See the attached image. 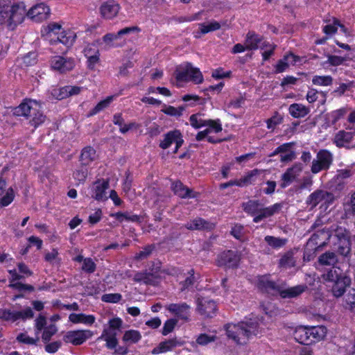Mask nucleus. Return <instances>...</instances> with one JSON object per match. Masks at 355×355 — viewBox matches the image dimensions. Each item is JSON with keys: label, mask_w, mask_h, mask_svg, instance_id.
I'll return each mask as SVG.
<instances>
[{"label": "nucleus", "mask_w": 355, "mask_h": 355, "mask_svg": "<svg viewBox=\"0 0 355 355\" xmlns=\"http://www.w3.org/2000/svg\"><path fill=\"white\" fill-rule=\"evenodd\" d=\"M216 338V337L215 336H210L205 334H202L198 337L196 342L199 345H205L211 342L215 341Z\"/></svg>", "instance_id": "338daca9"}, {"label": "nucleus", "mask_w": 355, "mask_h": 355, "mask_svg": "<svg viewBox=\"0 0 355 355\" xmlns=\"http://www.w3.org/2000/svg\"><path fill=\"white\" fill-rule=\"evenodd\" d=\"M245 45L247 50H255L260 47L267 46L266 42H262V37L254 32H248L246 35Z\"/></svg>", "instance_id": "b1692460"}, {"label": "nucleus", "mask_w": 355, "mask_h": 355, "mask_svg": "<svg viewBox=\"0 0 355 355\" xmlns=\"http://www.w3.org/2000/svg\"><path fill=\"white\" fill-rule=\"evenodd\" d=\"M57 331L58 328L53 324L46 327L42 336L43 342L47 343L51 340V337L57 333Z\"/></svg>", "instance_id": "a18cd8bd"}, {"label": "nucleus", "mask_w": 355, "mask_h": 355, "mask_svg": "<svg viewBox=\"0 0 355 355\" xmlns=\"http://www.w3.org/2000/svg\"><path fill=\"white\" fill-rule=\"evenodd\" d=\"M177 320L175 319H170L166 321L163 327L162 334L166 336L167 334L171 333L175 328V325L177 324Z\"/></svg>", "instance_id": "0e129e2a"}, {"label": "nucleus", "mask_w": 355, "mask_h": 355, "mask_svg": "<svg viewBox=\"0 0 355 355\" xmlns=\"http://www.w3.org/2000/svg\"><path fill=\"white\" fill-rule=\"evenodd\" d=\"M331 234L328 230H320L315 232L307 242V246L318 250L325 246Z\"/></svg>", "instance_id": "9d476101"}, {"label": "nucleus", "mask_w": 355, "mask_h": 355, "mask_svg": "<svg viewBox=\"0 0 355 355\" xmlns=\"http://www.w3.org/2000/svg\"><path fill=\"white\" fill-rule=\"evenodd\" d=\"M338 26H340L341 28H344V26L340 23L339 20L336 18H334L333 24L324 26L323 28V31L327 35L334 34L336 33Z\"/></svg>", "instance_id": "3c124183"}, {"label": "nucleus", "mask_w": 355, "mask_h": 355, "mask_svg": "<svg viewBox=\"0 0 355 355\" xmlns=\"http://www.w3.org/2000/svg\"><path fill=\"white\" fill-rule=\"evenodd\" d=\"M121 295L119 293L105 294L102 296V300L106 302L116 303L121 300Z\"/></svg>", "instance_id": "774afa93"}, {"label": "nucleus", "mask_w": 355, "mask_h": 355, "mask_svg": "<svg viewBox=\"0 0 355 355\" xmlns=\"http://www.w3.org/2000/svg\"><path fill=\"white\" fill-rule=\"evenodd\" d=\"M349 268V263H342V266H334L327 273L322 275V277L325 281L332 283L341 279H345Z\"/></svg>", "instance_id": "f8f14e48"}, {"label": "nucleus", "mask_w": 355, "mask_h": 355, "mask_svg": "<svg viewBox=\"0 0 355 355\" xmlns=\"http://www.w3.org/2000/svg\"><path fill=\"white\" fill-rule=\"evenodd\" d=\"M288 111L293 117L302 118L308 114L309 109L302 104L293 103L289 106Z\"/></svg>", "instance_id": "473e14b6"}, {"label": "nucleus", "mask_w": 355, "mask_h": 355, "mask_svg": "<svg viewBox=\"0 0 355 355\" xmlns=\"http://www.w3.org/2000/svg\"><path fill=\"white\" fill-rule=\"evenodd\" d=\"M113 97L108 96L105 100L100 101L88 114L89 116H94L99 112L107 107L110 103L112 101Z\"/></svg>", "instance_id": "37998d69"}, {"label": "nucleus", "mask_w": 355, "mask_h": 355, "mask_svg": "<svg viewBox=\"0 0 355 355\" xmlns=\"http://www.w3.org/2000/svg\"><path fill=\"white\" fill-rule=\"evenodd\" d=\"M50 8L43 3H37L26 10V17L35 22H42L47 19Z\"/></svg>", "instance_id": "1a4fd4ad"}, {"label": "nucleus", "mask_w": 355, "mask_h": 355, "mask_svg": "<svg viewBox=\"0 0 355 355\" xmlns=\"http://www.w3.org/2000/svg\"><path fill=\"white\" fill-rule=\"evenodd\" d=\"M173 142L175 143L174 153H176L178 148L183 144V139L181 138V133L179 130L171 131L165 135L164 139L161 141L159 146L163 149H166Z\"/></svg>", "instance_id": "a211bd4d"}, {"label": "nucleus", "mask_w": 355, "mask_h": 355, "mask_svg": "<svg viewBox=\"0 0 355 355\" xmlns=\"http://www.w3.org/2000/svg\"><path fill=\"white\" fill-rule=\"evenodd\" d=\"M334 238L336 241L334 242V246L337 254L344 258L349 259L352 243L349 232L345 229L338 227L335 231Z\"/></svg>", "instance_id": "7ed1b4c3"}, {"label": "nucleus", "mask_w": 355, "mask_h": 355, "mask_svg": "<svg viewBox=\"0 0 355 355\" xmlns=\"http://www.w3.org/2000/svg\"><path fill=\"white\" fill-rule=\"evenodd\" d=\"M51 64L53 69L60 73H65L73 69L75 62L71 58L55 56L52 58Z\"/></svg>", "instance_id": "ddd939ff"}, {"label": "nucleus", "mask_w": 355, "mask_h": 355, "mask_svg": "<svg viewBox=\"0 0 355 355\" xmlns=\"http://www.w3.org/2000/svg\"><path fill=\"white\" fill-rule=\"evenodd\" d=\"M171 313L177 316L180 320L184 322L190 320L191 306L187 303L170 304L166 307Z\"/></svg>", "instance_id": "2eb2a0df"}, {"label": "nucleus", "mask_w": 355, "mask_h": 355, "mask_svg": "<svg viewBox=\"0 0 355 355\" xmlns=\"http://www.w3.org/2000/svg\"><path fill=\"white\" fill-rule=\"evenodd\" d=\"M96 158V150L92 147L85 148L80 156L81 165L87 166Z\"/></svg>", "instance_id": "f704fd0d"}, {"label": "nucleus", "mask_w": 355, "mask_h": 355, "mask_svg": "<svg viewBox=\"0 0 355 355\" xmlns=\"http://www.w3.org/2000/svg\"><path fill=\"white\" fill-rule=\"evenodd\" d=\"M104 338L106 341V345L110 349H113L116 347L117 339L116 338V334H110L107 330H104L102 336L99 339Z\"/></svg>", "instance_id": "c03bdc74"}, {"label": "nucleus", "mask_w": 355, "mask_h": 355, "mask_svg": "<svg viewBox=\"0 0 355 355\" xmlns=\"http://www.w3.org/2000/svg\"><path fill=\"white\" fill-rule=\"evenodd\" d=\"M14 199L13 189L10 187L6 190V195L0 198V205L3 207L8 206Z\"/></svg>", "instance_id": "6e6d98bb"}, {"label": "nucleus", "mask_w": 355, "mask_h": 355, "mask_svg": "<svg viewBox=\"0 0 355 355\" xmlns=\"http://www.w3.org/2000/svg\"><path fill=\"white\" fill-rule=\"evenodd\" d=\"M210 129V132L211 131H214L215 132H219L222 130V126L220 123V120H212V119H208L207 120L206 125Z\"/></svg>", "instance_id": "052dcab7"}, {"label": "nucleus", "mask_w": 355, "mask_h": 355, "mask_svg": "<svg viewBox=\"0 0 355 355\" xmlns=\"http://www.w3.org/2000/svg\"><path fill=\"white\" fill-rule=\"evenodd\" d=\"M154 245H147L139 252L136 254L135 259L136 260H143L148 257L154 250Z\"/></svg>", "instance_id": "4d7b16f0"}, {"label": "nucleus", "mask_w": 355, "mask_h": 355, "mask_svg": "<svg viewBox=\"0 0 355 355\" xmlns=\"http://www.w3.org/2000/svg\"><path fill=\"white\" fill-rule=\"evenodd\" d=\"M260 207L261 204L258 200H251L247 202H244L242 204V208L243 209V210L251 215H254L255 214H257Z\"/></svg>", "instance_id": "ea45409f"}, {"label": "nucleus", "mask_w": 355, "mask_h": 355, "mask_svg": "<svg viewBox=\"0 0 355 355\" xmlns=\"http://www.w3.org/2000/svg\"><path fill=\"white\" fill-rule=\"evenodd\" d=\"M337 262L338 257L334 252H325L318 257V263L322 266H335Z\"/></svg>", "instance_id": "e433bc0d"}, {"label": "nucleus", "mask_w": 355, "mask_h": 355, "mask_svg": "<svg viewBox=\"0 0 355 355\" xmlns=\"http://www.w3.org/2000/svg\"><path fill=\"white\" fill-rule=\"evenodd\" d=\"M345 306L349 309L355 306V289L349 288L344 296Z\"/></svg>", "instance_id": "09e8293b"}, {"label": "nucleus", "mask_w": 355, "mask_h": 355, "mask_svg": "<svg viewBox=\"0 0 355 355\" xmlns=\"http://www.w3.org/2000/svg\"><path fill=\"white\" fill-rule=\"evenodd\" d=\"M82 270L88 273H92L96 270V263L91 258H85L83 260Z\"/></svg>", "instance_id": "13d9d810"}, {"label": "nucleus", "mask_w": 355, "mask_h": 355, "mask_svg": "<svg viewBox=\"0 0 355 355\" xmlns=\"http://www.w3.org/2000/svg\"><path fill=\"white\" fill-rule=\"evenodd\" d=\"M26 17V8L23 2L15 0H0V25L15 30Z\"/></svg>", "instance_id": "f257e3e1"}, {"label": "nucleus", "mask_w": 355, "mask_h": 355, "mask_svg": "<svg viewBox=\"0 0 355 355\" xmlns=\"http://www.w3.org/2000/svg\"><path fill=\"white\" fill-rule=\"evenodd\" d=\"M109 188L108 180H98L94 183L92 197L96 200L107 199L106 190Z\"/></svg>", "instance_id": "412c9836"}, {"label": "nucleus", "mask_w": 355, "mask_h": 355, "mask_svg": "<svg viewBox=\"0 0 355 355\" xmlns=\"http://www.w3.org/2000/svg\"><path fill=\"white\" fill-rule=\"evenodd\" d=\"M266 243L272 248H280L285 245L286 240L272 236H266L265 237Z\"/></svg>", "instance_id": "603ef678"}, {"label": "nucleus", "mask_w": 355, "mask_h": 355, "mask_svg": "<svg viewBox=\"0 0 355 355\" xmlns=\"http://www.w3.org/2000/svg\"><path fill=\"white\" fill-rule=\"evenodd\" d=\"M312 83L315 85L329 86L333 83V78L330 76H315L312 79Z\"/></svg>", "instance_id": "de8ad7c7"}, {"label": "nucleus", "mask_w": 355, "mask_h": 355, "mask_svg": "<svg viewBox=\"0 0 355 355\" xmlns=\"http://www.w3.org/2000/svg\"><path fill=\"white\" fill-rule=\"evenodd\" d=\"M311 344L322 340L327 335V328L324 326L309 327Z\"/></svg>", "instance_id": "7c9ffc66"}, {"label": "nucleus", "mask_w": 355, "mask_h": 355, "mask_svg": "<svg viewBox=\"0 0 355 355\" xmlns=\"http://www.w3.org/2000/svg\"><path fill=\"white\" fill-rule=\"evenodd\" d=\"M353 136L354 133L352 132L340 130L336 134L334 141L338 147H343L352 141Z\"/></svg>", "instance_id": "2f4dec72"}, {"label": "nucleus", "mask_w": 355, "mask_h": 355, "mask_svg": "<svg viewBox=\"0 0 355 355\" xmlns=\"http://www.w3.org/2000/svg\"><path fill=\"white\" fill-rule=\"evenodd\" d=\"M69 319L73 323H84L88 324H92L95 321V318L93 315H87L83 313H71L69 315Z\"/></svg>", "instance_id": "4c0bfd02"}, {"label": "nucleus", "mask_w": 355, "mask_h": 355, "mask_svg": "<svg viewBox=\"0 0 355 355\" xmlns=\"http://www.w3.org/2000/svg\"><path fill=\"white\" fill-rule=\"evenodd\" d=\"M39 107V103L33 100H25L19 106L14 109V114L17 116H27L32 112H34Z\"/></svg>", "instance_id": "aec40b11"}, {"label": "nucleus", "mask_w": 355, "mask_h": 355, "mask_svg": "<svg viewBox=\"0 0 355 355\" xmlns=\"http://www.w3.org/2000/svg\"><path fill=\"white\" fill-rule=\"evenodd\" d=\"M333 161L332 154L326 150H321L317 154L316 159L312 163L311 172L317 173L329 168Z\"/></svg>", "instance_id": "0eeeda50"}, {"label": "nucleus", "mask_w": 355, "mask_h": 355, "mask_svg": "<svg viewBox=\"0 0 355 355\" xmlns=\"http://www.w3.org/2000/svg\"><path fill=\"white\" fill-rule=\"evenodd\" d=\"M40 105L39 104V107L34 112H31L28 116H24L27 119H29V123L31 125L35 128L37 127L40 124L44 122L46 119V116L43 114V113L40 110Z\"/></svg>", "instance_id": "c9c22d12"}, {"label": "nucleus", "mask_w": 355, "mask_h": 355, "mask_svg": "<svg viewBox=\"0 0 355 355\" xmlns=\"http://www.w3.org/2000/svg\"><path fill=\"white\" fill-rule=\"evenodd\" d=\"M87 174L88 170L87 166L81 165V166L74 172L73 177L80 182L85 180Z\"/></svg>", "instance_id": "864d4df0"}, {"label": "nucleus", "mask_w": 355, "mask_h": 355, "mask_svg": "<svg viewBox=\"0 0 355 355\" xmlns=\"http://www.w3.org/2000/svg\"><path fill=\"white\" fill-rule=\"evenodd\" d=\"M226 335L237 345H245L249 340L258 333V324L254 322H241L237 324L225 325Z\"/></svg>", "instance_id": "f03ea898"}, {"label": "nucleus", "mask_w": 355, "mask_h": 355, "mask_svg": "<svg viewBox=\"0 0 355 355\" xmlns=\"http://www.w3.org/2000/svg\"><path fill=\"white\" fill-rule=\"evenodd\" d=\"M75 40V36L72 34L67 35L64 31H62L60 34L57 35L55 37L50 39V43L51 44H56L57 43H61L67 46L71 45Z\"/></svg>", "instance_id": "72a5a7b5"}, {"label": "nucleus", "mask_w": 355, "mask_h": 355, "mask_svg": "<svg viewBox=\"0 0 355 355\" xmlns=\"http://www.w3.org/2000/svg\"><path fill=\"white\" fill-rule=\"evenodd\" d=\"M295 339L301 344L310 345V336H309V327H299L294 332Z\"/></svg>", "instance_id": "c756f323"}, {"label": "nucleus", "mask_w": 355, "mask_h": 355, "mask_svg": "<svg viewBox=\"0 0 355 355\" xmlns=\"http://www.w3.org/2000/svg\"><path fill=\"white\" fill-rule=\"evenodd\" d=\"M282 119L283 118L281 115L278 113H275L273 116L266 121L267 128L268 129H274L277 125L282 123Z\"/></svg>", "instance_id": "bf43d9fd"}, {"label": "nucleus", "mask_w": 355, "mask_h": 355, "mask_svg": "<svg viewBox=\"0 0 355 355\" xmlns=\"http://www.w3.org/2000/svg\"><path fill=\"white\" fill-rule=\"evenodd\" d=\"M302 171V165L300 163L295 164L292 167L288 168L282 175L281 184L282 188H285L291 184Z\"/></svg>", "instance_id": "4be33fe9"}, {"label": "nucleus", "mask_w": 355, "mask_h": 355, "mask_svg": "<svg viewBox=\"0 0 355 355\" xmlns=\"http://www.w3.org/2000/svg\"><path fill=\"white\" fill-rule=\"evenodd\" d=\"M189 121L194 128L199 129L206 125L207 120L202 118L200 114H192L189 118Z\"/></svg>", "instance_id": "49530a36"}, {"label": "nucleus", "mask_w": 355, "mask_h": 355, "mask_svg": "<svg viewBox=\"0 0 355 355\" xmlns=\"http://www.w3.org/2000/svg\"><path fill=\"white\" fill-rule=\"evenodd\" d=\"M239 261V255L234 251L227 250L219 254L217 259V265L219 266L234 268L237 266Z\"/></svg>", "instance_id": "f3484780"}, {"label": "nucleus", "mask_w": 355, "mask_h": 355, "mask_svg": "<svg viewBox=\"0 0 355 355\" xmlns=\"http://www.w3.org/2000/svg\"><path fill=\"white\" fill-rule=\"evenodd\" d=\"M196 311L205 318H212L216 311V305L214 300L207 297L198 295L196 299Z\"/></svg>", "instance_id": "423d86ee"}, {"label": "nucleus", "mask_w": 355, "mask_h": 355, "mask_svg": "<svg viewBox=\"0 0 355 355\" xmlns=\"http://www.w3.org/2000/svg\"><path fill=\"white\" fill-rule=\"evenodd\" d=\"M35 329H36V334H39L40 332L44 328H45V326L46 324V317L42 315H40L35 320Z\"/></svg>", "instance_id": "69168bd1"}, {"label": "nucleus", "mask_w": 355, "mask_h": 355, "mask_svg": "<svg viewBox=\"0 0 355 355\" xmlns=\"http://www.w3.org/2000/svg\"><path fill=\"white\" fill-rule=\"evenodd\" d=\"M307 289V286L306 285H297L293 287H290L286 289H283L281 286V291H279V295L283 298H292L296 297L304 292Z\"/></svg>", "instance_id": "c85d7f7f"}, {"label": "nucleus", "mask_w": 355, "mask_h": 355, "mask_svg": "<svg viewBox=\"0 0 355 355\" xmlns=\"http://www.w3.org/2000/svg\"><path fill=\"white\" fill-rule=\"evenodd\" d=\"M185 227L189 230H211L215 227V224L198 218L188 222Z\"/></svg>", "instance_id": "393cba45"}, {"label": "nucleus", "mask_w": 355, "mask_h": 355, "mask_svg": "<svg viewBox=\"0 0 355 355\" xmlns=\"http://www.w3.org/2000/svg\"><path fill=\"white\" fill-rule=\"evenodd\" d=\"M33 316L34 313L30 307H27L21 311H12L10 309H0V319L6 321L15 322L19 319L25 320L32 318Z\"/></svg>", "instance_id": "6e6552de"}, {"label": "nucleus", "mask_w": 355, "mask_h": 355, "mask_svg": "<svg viewBox=\"0 0 355 355\" xmlns=\"http://www.w3.org/2000/svg\"><path fill=\"white\" fill-rule=\"evenodd\" d=\"M9 287L18 290L19 291H34V287L29 284H24L20 282L10 283Z\"/></svg>", "instance_id": "680f3d73"}, {"label": "nucleus", "mask_w": 355, "mask_h": 355, "mask_svg": "<svg viewBox=\"0 0 355 355\" xmlns=\"http://www.w3.org/2000/svg\"><path fill=\"white\" fill-rule=\"evenodd\" d=\"M48 35L49 37H55L61 33L62 26L58 23H51L47 26Z\"/></svg>", "instance_id": "5fc2aeb1"}, {"label": "nucleus", "mask_w": 355, "mask_h": 355, "mask_svg": "<svg viewBox=\"0 0 355 355\" xmlns=\"http://www.w3.org/2000/svg\"><path fill=\"white\" fill-rule=\"evenodd\" d=\"M334 200V196L332 193L322 189H318L309 196L306 204L311 209L315 208L318 205L328 206Z\"/></svg>", "instance_id": "20e7f679"}, {"label": "nucleus", "mask_w": 355, "mask_h": 355, "mask_svg": "<svg viewBox=\"0 0 355 355\" xmlns=\"http://www.w3.org/2000/svg\"><path fill=\"white\" fill-rule=\"evenodd\" d=\"M295 261L292 252L284 254L279 260V266L284 268H290L295 266Z\"/></svg>", "instance_id": "79ce46f5"}, {"label": "nucleus", "mask_w": 355, "mask_h": 355, "mask_svg": "<svg viewBox=\"0 0 355 355\" xmlns=\"http://www.w3.org/2000/svg\"><path fill=\"white\" fill-rule=\"evenodd\" d=\"M120 8V5L116 1L107 0L100 6V12L104 19H112L117 16Z\"/></svg>", "instance_id": "4468645a"}, {"label": "nucleus", "mask_w": 355, "mask_h": 355, "mask_svg": "<svg viewBox=\"0 0 355 355\" xmlns=\"http://www.w3.org/2000/svg\"><path fill=\"white\" fill-rule=\"evenodd\" d=\"M350 284V279L347 277L345 279H340L333 282L331 286V292L334 297H340L344 295L346 291V288Z\"/></svg>", "instance_id": "cd10ccee"}, {"label": "nucleus", "mask_w": 355, "mask_h": 355, "mask_svg": "<svg viewBox=\"0 0 355 355\" xmlns=\"http://www.w3.org/2000/svg\"><path fill=\"white\" fill-rule=\"evenodd\" d=\"M92 336V332L89 330L70 331L64 336L63 340L65 343L79 345Z\"/></svg>", "instance_id": "9b49d317"}, {"label": "nucleus", "mask_w": 355, "mask_h": 355, "mask_svg": "<svg viewBox=\"0 0 355 355\" xmlns=\"http://www.w3.org/2000/svg\"><path fill=\"white\" fill-rule=\"evenodd\" d=\"M112 216L115 217L118 220L123 221V220L131 221V222H139V217L137 215H131L129 213L117 212L112 214Z\"/></svg>", "instance_id": "8fccbe9b"}, {"label": "nucleus", "mask_w": 355, "mask_h": 355, "mask_svg": "<svg viewBox=\"0 0 355 355\" xmlns=\"http://www.w3.org/2000/svg\"><path fill=\"white\" fill-rule=\"evenodd\" d=\"M141 338V335L137 330H128L125 331L123 340L126 343H137Z\"/></svg>", "instance_id": "a19ab883"}, {"label": "nucleus", "mask_w": 355, "mask_h": 355, "mask_svg": "<svg viewBox=\"0 0 355 355\" xmlns=\"http://www.w3.org/2000/svg\"><path fill=\"white\" fill-rule=\"evenodd\" d=\"M282 208V205L280 203H276L272 206L266 207V208H259L257 215L254 218L253 221L254 223H259L263 219L270 217L279 211Z\"/></svg>", "instance_id": "a878e982"}, {"label": "nucleus", "mask_w": 355, "mask_h": 355, "mask_svg": "<svg viewBox=\"0 0 355 355\" xmlns=\"http://www.w3.org/2000/svg\"><path fill=\"white\" fill-rule=\"evenodd\" d=\"M160 279L158 272L141 271L137 272L134 276V281L139 283H144L146 285H155Z\"/></svg>", "instance_id": "6ab92c4d"}, {"label": "nucleus", "mask_w": 355, "mask_h": 355, "mask_svg": "<svg viewBox=\"0 0 355 355\" xmlns=\"http://www.w3.org/2000/svg\"><path fill=\"white\" fill-rule=\"evenodd\" d=\"M175 78L178 81L191 80L196 84H200L203 81L200 69L193 67L190 63H187L182 71H176Z\"/></svg>", "instance_id": "39448f33"}, {"label": "nucleus", "mask_w": 355, "mask_h": 355, "mask_svg": "<svg viewBox=\"0 0 355 355\" xmlns=\"http://www.w3.org/2000/svg\"><path fill=\"white\" fill-rule=\"evenodd\" d=\"M53 98L61 100L67 98V92L65 87L62 88H54L51 91Z\"/></svg>", "instance_id": "e2e57ef3"}, {"label": "nucleus", "mask_w": 355, "mask_h": 355, "mask_svg": "<svg viewBox=\"0 0 355 355\" xmlns=\"http://www.w3.org/2000/svg\"><path fill=\"white\" fill-rule=\"evenodd\" d=\"M259 173L258 170H253L249 173L246 176L241 178L240 180H230L227 182L220 184V189H225L232 186L245 187L251 184L254 180L253 178Z\"/></svg>", "instance_id": "5701e85b"}, {"label": "nucleus", "mask_w": 355, "mask_h": 355, "mask_svg": "<svg viewBox=\"0 0 355 355\" xmlns=\"http://www.w3.org/2000/svg\"><path fill=\"white\" fill-rule=\"evenodd\" d=\"M258 288L264 292L275 295L281 291V286L270 279L268 275L260 276L257 281Z\"/></svg>", "instance_id": "dca6fc26"}, {"label": "nucleus", "mask_w": 355, "mask_h": 355, "mask_svg": "<svg viewBox=\"0 0 355 355\" xmlns=\"http://www.w3.org/2000/svg\"><path fill=\"white\" fill-rule=\"evenodd\" d=\"M172 189L176 195L182 198H196L198 196L197 193L194 192L191 189H189L179 181L173 183Z\"/></svg>", "instance_id": "bb28decb"}, {"label": "nucleus", "mask_w": 355, "mask_h": 355, "mask_svg": "<svg viewBox=\"0 0 355 355\" xmlns=\"http://www.w3.org/2000/svg\"><path fill=\"white\" fill-rule=\"evenodd\" d=\"M200 31L197 33L195 35L196 38L200 37L198 34H206L209 32L217 31L220 28V24L216 21H211L209 24H206L205 23H201L198 24Z\"/></svg>", "instance_id": "58836bf2"}]
</instances>
